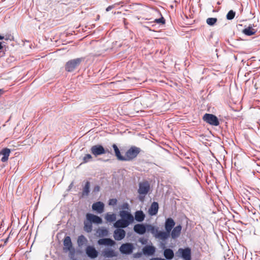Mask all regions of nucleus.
<instances>
[{"mask_svg":"<svg viewBox=\"0 0 260 260\" xmlns=\"http://www.w3.org/2000/svg\"><path fill=\"white\" fill-rule=\"evenodd\" d=\"M141 151V149L139 147L135 146H131L125 152L124 161H132L137 157Z\"/></svg>","mask_w":260,"mask_h":260,"instance_id":"f257e3e1","label":"nucleus"},{"mask_svg":"<svg viewBox=\"0 0 260 260\" xmlns=\"http://www.w3.org/2000/svg\"><path fill=\"white\" fill-rule=\"evenodd\" d=\"M150 189V183L147 181H144L139 183L138 192L140 194L139 199L142 201L145 196L148 193Z\"/></svg>","mask_w":260,"mask_h":260,"instance_id":"f03ea898","label":"nucleus"},{"mask_svg":"<svg viewBox=\"0 0 260 260\" xmlns=\"http://www.w3.org/2000/svg\"><path fill=\"white\" fill-rule=\"evenodd\" d=\"M83 58H77L69 60L66 63L65 70L68 72H73L83 60Z\"/></svg>","mask_w":260,"mask_h":260,"instance_id":"7ed1b4c3","label":"nucleus"},{"mask_svg":"<svg viewBox=\"0 0 260 260\" xmlns=\"http://www.w3.org/2000/svg\"><path fill=\"white\" fill-rule=\"evenodd\" d=\"M202 119L204 121L211 125L218 126L220 124L217 117L212 114L206 113L203 116Z\"/></svg>","mask_w":260,"mask_h":260,"instance_id":"20e7f679","label":"nucleus"},{"mask_svg":"<svg viewBox=\"0 0 260 260\" xmlns=\"http://www.w3.org/2000/svg\"><path fill=\"white\" fill-rule=\"evenodd\" d=\"M135 247L132 243H125L121 245L119 251L123 254L129 255L132 253Z\"/></svg>","mask_w":260,"mask_h":260,"instance_id":"39448f33","label":"nucleus"},{"mask_svg":"<svg viewBox=\"0 0 260 260\" xmlns=\"http://www.w3.org/2000/svg\"><path fill=\"white\" fill-rule=\"evenodd\" d=\"M90 151L95 156L105 154L107 152H110L108 150H106L101 145H95L92 146L90 149Z\"/></svg>","mask_w":260,"mask_h":260,"instance_id":"423d86ee","label":"nucleus"},{"mask_svg":"<svg viewBox=\"0 0 260 260\" xmlns=\"http://www.w3.org/2000/svg\"><path fill=\"white\" fill-rule=\"evenodd\" d=\"M180 254V256L184 259V260H191V249L189 247L182 248H180L178 251L177 253Z\"/></svg>","mask_w":260,"mask_h":260,"instance_id":"0eeeda50","label":"nucleus"},{"mask_svg":"<svg viewBox=\"0 0 260 260\" xmlns=\"http://www.w3.org/2000/svg\"><path fill=\"white\" fill-rule=\"evenodd\" d=\"M119 215L121 217V219L124 220L129 225L134 221V217L133 215L127 211H120L119 212Z\"/></svg>","mask_w":260,"mask_h":260,"instance_id":"6e6552de","label":"nucleus"},{"mask_svg":"<svg viewBox=\"0 0 260 260\" xmlns=\"http://www.w3.org/2000/svg\"><path fill=\"white\" fill-rule=\"evenodd\" d=\"M160 247L164 249V255L166 260H171L173 258L174 256V253L173 250L170 248H166V244L165 243L161 242L160 243Z\"/></svg>","mask_w":260,"mask_h":260,"instance_id":"1a4fd4ad","label":"nucleus"},{"mask_svg":"<svg viewBox=\"0 0 260 260\" xmlns=\"http://www.w3.org/2000/svg\"><path fill=\"white\" fill-rule=\"evenodd\" d=\"M86 254L90 258H95L98 257L99 252L92 246H87L85 250Z\"/></svg>","mask_w":260,"mask_h":260,"instance_id":"9d476101","label":"nucleus"},{"mask_svg":"<svg viewBox=\"0 0 260 260\" xmlns=\"http://www.w3.org/2000/svg\"><path fill=\"white\" fill-rule=\"evenodd\" d=\"M147 224H136L134 226V231L135 233L139 235H143L144 234L146 231H147Z\"/></svg>","mask_w":260,"mask_h":260,"instance_id":"9b49d317","label":"nucleus"},{"mask_svg":"<svg viewBox=\"0 0 260 260\" xmlns=\"http://www.w3.org/2000/svg\"><path fill=\"white\" fill-rule=\"evenodd\" d=\"M86 218L91 223H94L96 224H101L102 222V218L91 213H87L86 215Z\"/></svg>","mask_w":260,"mask_h":260,"instance_id":"f8f14e48","label":"nucleus"},{"mask_svg":"<svg viewBox=\"0 0 260 260\" xmlns=\"http://www.w3.org/2000/svg\"><path fill=\"white\" fill-rule=\"evenodd\" d=\"M125 231L122 229H116L113 233V237L115 240L120 241L125 236Z\"/></svg>","mask_w":260,"mask_h":260,"instance_id":"ddd939ff","label":"nucleus"},{"mask_svg":"<svg viewBox=\"0 0 260 260\" xmlns=\"http://www.w3.org/2000/svg\"><path fill=\"white\" fill-rule=\"evenodd\" d=\"M156 249L154 246L152 245H146L145 246L143 249L142 251L143 253L145 255H153L155 252Z\"/></svg>","mask_w":260,"mask_h":260,"instance_id":"4468645a","label":"nucleus"},{"mask_svg":"<svg viewBox=\"0 0 260 260\" xmlns=\"http://www.w3.org/2000/svg\"><path fill=\"white\" fill-rule=\"evenodd\" d=\"M175 225V222L172 218H168L166 219L165 228L166 231L171 233V231Z\"/></svg>","mask_w":260,"mask_h":260,"instance_id":"2eb2a0df","label":"nucleus"},{"mask_svg":"<svg viewBox=\"0 0 260 260\" xmlns=\"http://www.w3.org/2000/svg\"><path fill=\"white\" fill-rule=\"evenodd\" d=\"M92 209L98 213H102L104 210V204L100 201L95 202L92 204Z\"/></svg>","mask_w":260,"mask_h":260,"instance_id":"dca6fc26","label":"nucleus"},{"mask_svg":"<svg viewBox=\"0 0 260 260\" xmlns=\"http://www.w3.org/2000/svg\"><path fill=\"white\" fill-rule=\"evenodd\" d=\"M98 244L100 245L112 246L115 244V242L111 238H103L99 240Z\"/></svg>","mask_w":260,"mask_h":260,"instance_id":"f3484780","label":"nucleus"},{"mask_svg":"<svg viewBox=\"0 0 260 260\" xmlns=\"http://www.w3.org/2000/svg\"><path fill=\"white\" fill-rule=\"evenodd\" d=\"M253 24H250L247 27L243 29L242 32L247 36H251L254 35L257 30L253 28Z\"/></svg>","mask_w":260,"mask_h":260,"instance_id":"a211bd4d","label":"nucleus"},{"mask_svg":"<svg viewBox=\"0 0 260 260\" xmlns=\"http://www.w3.org/2000/svg\"><path fill=\"white\" fill-rule=\"evenodd\" d=\"M182 230V226L179 224L174 228L173 230H172V232L171 233V236L172 239H176L178 238L181 233V231Z\"/></svg>","mask_w":260,"mask_h":260,"instance_id":"6ab92c4d","label":"nucleus"},{"mask_svg":"<svg viewBox=\"0 0 260 260\" xmlns=\"http://www.w3.org/2000/svg\"><path fill=\"white\" fill-rule=\"evenodd\" d=\"M158 204L156 202H154L151 204L150 208H149V214L151 216L155 215L158 212Z\"/></svg>","mask_w":260,"mask_h":260,"instance_id":"aec40b11","label":"nucleus"},{"mask_svg":"<svg viewBox=\"0 0 260 260\" xmlns=\"http://www.w3.org/2000/svg\"><path fill=\"white\" fill-rule=\"evenodd\" d=\"M64 249L67 251H70L73 248L71 239L70 236L65 237L63 240Z\"/></svg>","mask_w":260,"mask_h":260,"instance_id":"412c9836","label":"nucleus"},{"mask_svg":"<svg viewBox=\"0 0 260 260\" xmlns=\"http://www.w3.org/2000/svg\"><path fill=\"white\" fill-rule=\"evenodd\" d=\"M170 236V233L166 231V232L159 231L158 233L155 234V237L156 238H158L159 239L165 241Z\"/></svg>","mask_w":260,"mask_h":260,"instance_id":"4be33fe9","label":"nucleus"},{"mask_svg":"<svg viewBox=\"0 0 260 260\" xmlns=\"http://www.w3.org/2000/svg\"><path fill=\"white\" fill-rule=\"evenodd\" d=\"M145 217V215L142 210L136 211L135 213V219L138 222H142Z\"/></svg>","mask_w":260,"mask_h":260,"instance_id":"5701e85b","label":"nucleus"},{"mask_svg":"<svg viewBox=\"0 0 260 260\" xmlns=\"http://www.w3.org/2000/svg\"><path fill=\"white\" fill-rule=\"evenodd\" d=\"M10 152V149L7 148H5L2 149V150L0 152V154L3 155L1 158V161L2 162H4L8 160Z\"/></svg>","mask_w":260,"mask_h":260,"instance_id":"b1692460","label":"nucleus"},{"mask_svg":"<svg viewBox=\"0 0 260 260\" xmlns=\"http://www.w3.org/2000/svg\"><path fill=\"white\" fill-rule=\"evenodd\" d=\"M129 224L123 219H118L114 224L115 228L117 229H122L127 227Z\"/></svg>","mask_w":260,"mask_h":260,"instance_id":"393cba45","label":"nucleus"},{"mask_svg":"<svg viewBox=\"0 0 260 260\" xmlns=\"http://www.w3.org/2000/svg\"><path fill=\"white\" fill-rule=\"evenodd\" d=\"M112 147L114 150L115 155L117 157V159L119 160L124 161V156L121 155L120 151L119 148H118L116 144H114L112 145Z\"/></svg>","mask_w":260,"mask_h":260,"instance_id":"a878e982","label":"nucleus"},{"mask_svg":"<svg viewBox=\"0 0 260 260\" xmlns=\"http://www.w3.org/2000/svg\"><path fill=\"white\" fill-rule=\"evenodd\" d=\"M84 230L89 233L91 232L92 230V223L90 222L89 220H87L86 219L84 221Z\"/></svg>","mask_w":260,"mask_h":260,"instance_id":"bb28decb","label":"nucleus"},{"mask_svg":"<svg viewBox=\"0 0 260 260\" xmlns=\"http://www.w3.org/2000/svg\"><path fill=\"white\" fill-rule=\"evenodd\" d=\"M90 183L89 181H86L85 186L83 189L82 192V197L88 196L90 192Z\"/></svg>","mask_w":260,"mask_h":260,"instance_id":"cd10ccee","label":"nucleus"},{"mask_svg":"<svg viewBox=\"0 0 260 260\" xmlns=\"http://www.w3.org/2000/svg\"><path fill=\"white\" fill-rule=\"evenodd\" d=\"M104 256L106 257H113L116 256L114 250L112 249H106L103 252Z\"/></svg>","mask_w":260,"mask_h":260,"instance_id":"c85d7f7f","label":"nucleus"},{"mask_svg":"<svg viewBox=\"0 0 260 260\" xmlns=\"http://www.w3.org/2000/svg\"><path fill=\"white\" fill-rule=\"evenodd\" d=\"M87 242V239L84 236L81 235L78 237L77 243L79 246H82Z\"/></svg>","mask_w":260,"mask_h":260,"instance_id":"c756f323","label":"nucleus"},{"mask_svg":"<svg viewBox=\"0 0 260 260\" xmlns=\"http://www.w3.org/2000/svg\"><path fill=\"white\" fill-rule=\"evenodd\" d=\"M147 231H150L152 234L154 235L155 237V234L158 233L159 231L158 230L157 228H155L154 226L151 225V224H147Z\"/></svg>","mask_w":260,"mask_h":260,"instance_id":"7c9ffc66","label":"nucleus"},{"mask_svg":"<svg viewBox=\"0 0 260 260\" xmlns=\"http://www.w3.org/2000/svg\"><path fill=\"white\" fill-rule=\"evenodd\" d=\"M105 219L109 222H113L116 220V215L115 214L107 213L105 216Z\"/></svg>","mask_w":260,"mask_h":260,"instance_id":"2f4dec72","label":"nucleus"},{"mask_svg":"<svg viewBox=\"0 0 260 260\" xmlns=\"http://www.w3.org/2000/svg\"><path fill=\"white\" fill-rule=\"evenodd\" d=\"M217 21V19L216 18H208L206 20L207 23L210 26H213Z\"/></svg>","mask_w":260,"mask_h":260,"instance_id":"473e14b6","label":"nucleus"},{"mask_svg":"<svg viewBox=\"0 0 260 260\" xmlns=\"http://www.w3.org/2000/svg\"><path fill=\"white\" fill-rule=\"evenodd\" d=\"M236 13L233 10H230L226 14V18L228 20H231L233 19L235 16Z\"/></svg>","mask_w":260,"mask_h":260,"instance_id":"72a5a7b5","label":"nucleus"},{"mask_svg":"<svg viewBox=\"0 0 260 260\" xmlns=\"http://www.w3.org/2000/svg\"><path fill=\"white\" fill-rule=\"evenodd\" d=\"M92 159V156L90 154H85L83 158V162L86 163Z\"/></svg>","mask_w":260,"mask_h":260,"instance_id":"f704fd0d","label":"nucleus"},{"mask_svg":"<svg viewBox=\"0 0 260 260\" xmlns=\"http://www.w3.org/2000/svg\"><path fill=\"white\" fill-rule=\"evenodd\" d=\"M117 200L116 199H111L109 201V205L110 206H115L117 204Z\"/></svg>","mask_w":260,"mask_h":260,"instance_id":"c9c22d12","label":"nucleus"},{"mask_svg":"<svg viewBox=\"0 0 260 260\" xmlns=\"http://www.w3.org/2000/svg\"><path fill=\"white\" fill-rule=\"evenodd\" d=\"M155 22L157 23H160V24H165V19L164 18L161 16V18L158 19H156L155 20Z\"/></svg>","mask_w":260,"mask_h":260,"instance_id":"e433bc0d","label":"nucleus"},{"mask_svg":"<svg viewBox=\"0 0 260 260\" xmlns=\"http://www.w3.org/2000/svg\"><path fill=\"white\" fill-rule=\"evenodd\" d=\"M139 241H140V242L142 244L145 245V244H146L147 243V240L146 239H145V238H140L139 239Z\"/></svg>","mask_w":260,"mask_h":260,"instance_id":"4c0bfd02","label":"nucleus"},{"mask_svg":"<svg viewBox=\"0 0 260 260\" xmlns=\"http://www.w3.org/2000/svg\"><path fill=\"white\" fill-rule=\"evenodd\" d=\"M100 190V187L99 185H95L93 189V191L94 192H98Z\"/></svg>","mask_w":260,"mask_h":260,"instance_id":"58836bf2","label":"nucleus"},{"mask_svg":"<svg viewBox=\"0 0 260 260\" xmlns=\"http://www.w3.org/2000/svg\"><path fill=\"white\" fill-rule=\"evenodd\" d=\"M142 255V252H138L137 253H135L134 254V257L135 258H139Z\"/></svg>","mask_w":260,"mask_h":260,"instance_id":"ea45409f","label":"nucleus"},{"mask_svg":"<svg viewBox=\"0 0 260 260\" xmlns=\"http://www.w3.org/2000/svg\"><path fill=\"white\" fill-rule=\"evenodd\" d=\"M128 208H129V205L128 204V203H123L122 206V208L123 209H128Z\"/></svg>","mask_w":260,"mask_h":260,"instance_id":"a19ab883","label":"nucleus"},{"mask_svg":"<svg viewBox=\"0 0 260 260\" xmlns=\"http://www.w3.org/2000/svg\"><path fill=\"white\" fill-rule=\"evenodd\" d=\"M114 7H115V5H113L109 6H108V7L106 8V11L107 12H109V11H110L111 10H112V9H113Z\"/></svg>","mask_w":260,"mask_h":260,"instance_id":"79ce46f5","label":"nucleus"},{"mask_svg":"<svg viewBox=\"0 0 260 260\" xmlns=\"http://www.w3.org/2000/svg\"><path fill=\"white\" fill-rule=\"evenodd\" d=\"M150 260H166V259L159 258V257H154L151 258Z\"/></svg>","mask_w":260,"mask_h":260,"instance_id":"37998d69","label":"nucleus"},{"mask_svg":"<svg viewBox=\"0 0 260 260\" xmlns=\"http://www.w3.org/2000/svg\"><path fill=\"white\" fill-rule=\"evenodd\" d=\"M4 90L3 89H0V96L4 93Z\"/></svg>","mask_w":260,"mask_h":260,"instance_id":"c03bdc74","label":"nucleus"},{"mask_svg":"<svg viewBox=\"0 0 260 260\" xmlns=\"http://www.w3.org/2000/svg\"><path fill=\"white\" fill-rule=\"evenodd\" d=\"M3 45L2 42H0V50H2L3 49Z\"/></svg>","mask_w":260,"mask_h":260,"instance_id":"a18cd8bd","label":"nucleus"},{"mask_svg":"<svg viewBox=\"0 0 260 260\" xmlns=\"http://www.w3.org/2000/svg\"><path fill=\"white\" fill-rule=\"evenodd\" d=\"M4 39V37L0 35V40H3Z\"/></svg>","mask_w":260,"mask_h":260,"instance_id":"49530a36","label":"nucleus"},{"mask_svg":"<svg viewBox=\"0 0 260 260\" xmlns=\"http://www.w3.org/2000/svg\"><path fill=\"white\" fill-rule=\"evenodd\" d=\"M72 184H73V183H71V184H70V185L69 186V188L71 187V186L72 185Z\"/></svg>","mask_w":260,"mask_h":260,"instance_id":"de8ad7c7","label":"nucleus"},{"mask_svg":"<svg viewBox=\"0 0 260 260\" xmlns=\"http://www.w3.org/2000/svg\"><path fill=\"white\" fill-rule=\"evenodd\" d=\"M63 2H67V0H62Z\"/></svg>","mask_w":260,"mask_h":260,"instance_id":"09e8293b","label":"nucleus"},{"mask_svg":"<svg viewBox=\"0 0 260 260\" xmlns=\"http://www.w3.org/2000/svg\"><path fill=\"white\" fill-rule=\"evenodd\" d=\"M259 210H260V205L259 206Z\"/></svg>","mask_w":260,"mask_h":260,"instance_id":"8fccbe9b","label":"nucleus"}]
</instances>
